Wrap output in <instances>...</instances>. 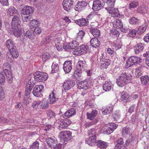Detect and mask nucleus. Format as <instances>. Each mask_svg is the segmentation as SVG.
<instances>
[{"mask_svg":"<svg viewBox=\"0 0 149 149\" xmlns=\"http://www.w3.org/2000/svg\"><path fill=\"white\" fill-rule=\"evenodd\" d=\"M8 15L13 16L11 25L12 32L16 37H19L22 33L21 29V21L17 10H8Z\"/></svg>","mask_w":149,"mask_h":149,"instance_id":"f257e3e1","label":"nucleus"},{"mask_svg":"<svg viewBox=\"0 0 149 149\" xmlns=\"http://www.w3.org/2000/svg\"><path fill=\"white\" fill-rule=\"evenodd\" d=\"M35 80L31 76H29L25 79L26 83V87L32 88L35 85V81L38 82H43L46 81L48 77V74L45 73L40 71H36L34 74Z\"/></svg>","mask_w":149,"mask_h":149,"instance_id":"f03ea898","label":"nucleus"},{"mask_svg":"<svg viewBox=\"0 0 149 149\" xmlns=\"http://www.w3.org/2000/svg\"><path fill=\"white\" fill-rule=\"evenodd\" d=\"M5 44L13 58H17L19 56V54L14 41L11 39H9L6 40Z\"/></svg>","mask_w":149,"mask_h":149,"instance_id":"7ed1b4c3","label":"nucleus"},{"mask_svg":"<svg viewBox=\"0 0 149 149\" xmlns=\"http://www.w3.org/2000/svg\"><path fill=\"white\" fill-rule=\"evenodd\" d=\"M132 79V76L130 74L123 73L118 76L116 82L119 86L122 87L131 82Z\"/></svg>","mask_w":149,"mask_h":149,"instance_id":"20e7f679","label":"nucleus"},{"mask_svg":"<svg viewBox=\"0 0 149 149\" xmlns=\"http://www.w3.org/2000/svg\"><path fill=\"white\" fill-rule=\"evenodd\" d=\"M87 66V65L85 61H78L76 65L77 71L74 72V77L77 79H78V78L81 76V73L84 70H85Z\"/></svg>","mask_w":149,"mask_h":149,"instance_id":"39448f33","label":"nucleus"},{"mask_svg":"<svg viewBox=\"0 0 149 149\" xmlns=\"http://www.w3.org/2000/svg\"><path fill=\"white\" fill-rule=\"evenodd\" d=\"M3 68L4 73L6 77L7 81L8 83H11L13 82V78L11 70H9L8 69H10L11 68L9 65L6 63L3 65Z\"/></svg>","mask_w":149,"mask_h":149,"instance_id":"423d86ee","label":"nucleus"},{"mask_svg":"<svg viewBox=\"0 0 149 149\" xmlns=\"http://www.w3.org/2000/svg\"><path fill=\"white\" fill-rule=\"evenodd\" d=\"M141 60L142 59L139 57L131 56L127 61L125 65L128 67H130L134 65L139 63Z\"/></svg>","mask_w":149,"mask_h":149,"instance_id":"0eeeda50","label":"nucleus"},{"mask_svg":"<svg viewBox=\"0 0 149 149\" xmlns=\"http://www.w3.org/2000/svg\"><path fill=\"white\" fill-rule=\"evenodd\" d=\"M61 139H62L65 141H67L70 140L72 137V132L69 131H61L59 134Z\"/></svg>","mask_w":149,"mask_h":149,"instance_id":"6e6552de","label":"nucleus"},{"mask_svg":"<svg viewBox=\"0 0 149 149\" xmlns=\"http://www.w3.org/2000/svg\"><path fill=\"white\" fill-rule=\"evenodd\" d=\"M43 85H36L34 88L32 93L35 96L39 97L42 96V91L43 89Z\"/></svg>","mask_w":149,"mask_h":149,"instance_id":"1a4fd4ad","label":"nucleus"},{"mask_svg":"<svg viewBox=\"0 0 149 149\" xmlns=\"http://www.w3.org/2000/svg\"><path fill=\"white\" fill-rule=\"evenodd\" d=\"M75 85L74 81L72 79L67 80L64 82L63 87L64 89L67 90L70 89Z\"/></svg>","mask_w":149,"mask_h":149,"instance_id":"9d476101","label":"nucleus"},{"mask_svg":"<svg viewBox=\"0 0 149 149\" xmlns=\"http://www.w3.org/2000/svg\"><path fill=\"white\" fill-rule=\"evenodd\" d=\"M114 22L116 27L120 29L121 31L125 33L128 31L127 28L123 27V24L121 19L116 20Z\"/></svg>","mask_w":149,"mask_h":149,"instance_id":"9b49d317","label":"nucleus"},{"mask_svg":"<svg viewBox=\"0 0 149 149\" xmlns=\"http://www.w3.org/2000/svg\"><path fill=\"white\" fill-rule=\"evenodd\" d=\"M71 61H66L64 63L63 65V70L65 73L70 72L72 69Z\"/></svg>","mask_w":149,"mask_h":149,"instance_id":"f8f14e48","label":"nucleus"},{"mask_svg":"<svg viewBox=\"0 0 149 149\" xmlns=\"http://www.w3.org/2000/svg\"><path fill=\"white\" fill-rule=\"evenodd\" d=\"M45 140L48 146L51 148H52V146H55V144L57 143V140L54 137H47L46 139Z\"/></svg>","mask_w":149,"mask_h":149,"instance_id":"ddd939ff","label":"nucleus"},{"mask_svg":"<svg viewBox=\"0 0 149 149\" xmlns=\"http://www.w3.org/2000/svg\"><path fill=\"white\" fill-rule=\"evenodd\" d=\"M73 3V1L71 0H64L62 3L64 9H70Z\"/></svg>","mask_w":149,"mask_h":149,"instance_id":"4468645a","label":"nucleus"},{"mask_svg":"<svg viewBox=\"0 0 149 149\" xmlns=\"http://www.w3.org/2000/svg\"><path fill=\"white\" fill-rule=\"evenodd\" d=\"M103 8V4L101 3L100 1L96 0L93 1L92 9H101Z\"/></svg>","mask_w":149,"mask_h":149,"instance_id":"2eb2a0df","label":"nucleus"},{"mask_svg":"<svg viewBox=\"0 0 149 149\" xmlns=\"http://www.w3.org/2000/svg\"><path fill=\"white\" fill-rule=\"evenodd\" d=\"M120 96V100L121 101L126 102L130 101V96L126 92L123 91L121 93Z\"/></svg>","mask_w":149,"mask_h":149,"instance_id":"dca6fc26","label":"nucleus"},{"mask_svg":"<svg viewBox=\"0 0 149 149\" xmlns=\"http://www.w3.org/2000/svg\"><path fill=\"white\" fill-rule=\"evenodd\" d=\"M91 45L95 48L98 47L100 45V42L97 38H92L90 41Z\"/></svg>","mask_w":149,"mask_h":149,"instance_id":"f3484780","label":"nucleus"},{"mask_svg":"<svg viewBox=\"0 0 149 149\" xmlns=\"http://www.w3.org/2000/svg\"><path fill=\"white\" fill-rule=\"evenodd\" d=\"M96 139V137H89L88 139H86V143L91 146L96 145L97 141Z\"/></svg>","mask_w":149,"mask_h":149,"instance_id":"a211bd4d","label":"nucleus"},{"mask_svg":"<svg viewBox=\"0 0 149 149\" xmlns=\"http://www.w3.org/2000/svg\"><path fill=\"white\" fill-rule=\"evenodd\" d=\"M74 21L76 23L80 26H86L88 23V21L84 18L75 20Z\"/></svg>","mask_w":149,"mask_h":149,"instance_id":"6ab92c4d","label":"nucleus"},{"mask_svg":"<svg viewBox=\"0 0 149 149\" xmlns=\"http://www.w3.org/2000/svg\"><path fill=\"white\" fill-rule=\"evenodd\" d=\"M76 113V110L74 108H71L67 111L64 113V115L65 117L69 118L74 115Z\"/></svg>","mask_w":149,"mask_h":149,"instance_id":"aec40b11","label":"nucleus"},{"mask_svg":"<svg viewBox=\"0 0 149 149\" xmlns=\"http://www.w3.org/2000/svg\"><path fill=\"white\" fill-rule=\"evenodd\" d=\"M97 146L101 149H105L108 146V143L101 140H97Z\"/></svg>","mask_w":149,"mask_h":149,"instance_id":"412c9836","label":"nucleus"},{"mask_svg":"<svg viewBox=\"0 0 149 149\" xmlns=\"http://www.w3.org/2000/svg\"><path fill=\"white\" fill-rule=\"evenodd\" d=\"M91 33L95 38H99L100 35V31L97 28H91L89 31Z\"/></svg>","mask_w":149,"mask_h":149,"instance_id":"4be33fe9","label":"nucleus"},{"mask_svg":"<svg viewBox=\"0 0 149 149\" xmlns=\"http://www.w3.org/2000/svg\"><path fill=\"white\" fill-rule=\"evenodd\" d=\"M77 88L79 89H88V84L86 80L81 81L78 83Z\"/></svg>","mask_w":149,"mask_h":149,"instance_id":"5701e85b","label":"nucleus"},{"mask_svg":"<svg viewBox=\"0 0 149 149\" xmlns=\"http://www.w3.org/2000/svg\"><path fill=\"white\" fill-rule=\"evenodd\" d=\"M123 139L122 138H119L115 143L116 145L115 148L116 149H120L123 146L124 144Z\"/></svg>","mask_w":149,"mask_h":149,"instance_id":"b1692460","label":"nucleus"},{"mask_svg":"<svg viewBox=\"0 0 149 149\" xmlns=\"http://www.w3.org/2000/svg\"><path fill=\"white\" fill-rule=\"evenodd\" d=\"M87 4V3L85 1H78L75 6L74 9L84 8Z\"/></svg>","mask_w":149,"mask_h":149,"instance_id":"393cba45","label":"nucleus"},{"mask_svg":"<svg viewBox=\"0 0 149 149\" xmlns=\"http://www.w3.org/2000/svg\"><path fill=\"white\" fill-rule=\"evenodd\" d=\"M148 25L147 24L145 25L139 26L136 30L137 33L139 35L142 34L145 31Z\"/></svg>","mask_w":149,"mask_h":149,"instance_id":"a878e982","label":"nucleus"},{"mask_svg":"<svg viewBox=\"0 0 149 149\" xmlns=\"http://www.w3.org/2000/svg\"><path fill=\"white\" fill-rule=\"evenodd\" d=\"M112 88V84L110 82L106 81L103 86V90L106 91H110Z\"/></svg>","mask_w":149,"mask_h":149,"instance_id":"bb28decb","label":"nucleus"},{"mask_svg":"<svg viewBox=\"0 0 149 149\" xmlns=\"http://www.w3.org/2000/svg\"><path fill=\"white\" fill-rule=\"evenodd\" d=\"M97 111L95 109L93 110L90 113H87V118L91 120H93L97 116Z\"/></svg>","mask_w":149,"mask_h":149,"instance_id":"cd10ccee","label":"nucleus"},{"mask_svg":"<svg viewBox=\"0 0 149 149\" xmlns=\"http://www.w3.org/2000/svg\"><path fill=\"white\" fill-rule=\"evenodd\" d=\"M113 105H111L110 106L107 107L105 109H102L101 110L102 112V113L104 115H106L109 114L111 112H112L113 108Z\"/></svg>","mask_w":149,"mask_h":149,"instance_id":"c85d7f7f","label":"nucleus"},{"mask_svg":"<svg viewBox=\"0 0 149 149\" xmlns=\"http://www.w3.org/2000/svg\"><path fill=\"white\" fill-rule=\"evenodd\" d=\"M135 139L136 136L134 135H132V134H131L130 135L129 137L126 140V144H129L130 145H132L133 144Z\"/></svg>","mask_w":149,"mask_h":149,"instance_id":"c756f323","label":"nucleus"},{"mask_svg":"<svg viewBox=\"0 0 149 149\" xmlns=\"http://www.w3.org/2000/svg\"><path fill=\"white\" fill-rule=\"evenodd\" d=\"M144 68L143 67H139L136 69L135 75L137 77H139L142 75Z\"/></svg>","mask_w":149,"mask_h":149,"instance_id":"7c9ffc66","label":"nucleus"},{"mask_svg":"<svg viewBox=\"0 0 149 149\" xmlns=\"http://www.w3.org/2000/svg\"><path fill=\"white\" fill-rule=\"evenodd\" d=\"M140 79L141 84L145 86L148 84L149 81V77L147 75L142 76Z\"/></svg>","mask_w":149,"mask_h":149,"instance_id":"2f4dec72","label":"nucleus"},{"mask_svg":"<svg viewBox=\"0 0 149 149\" xmlns=\"http://www.w3.org/2000/svg\"><path fill=\"white\" fill-rule=\"evenodd\" d=\"M52 73L58 72L59 71V66L58 64L53 63L52 66Z\"/></svg>","mask_w":149,"mask_h":149,"instance_id":"473e14b6","label":"nucleus"},{"mask_svg":"<svg viewBox=\"0 0 149 149\" xmlns=\"http://www.w3.org/2000/svg\"><path fill=\"white\" fill-rule=\"evenodd\" d=\"M29 25L30 28L31 29L34 27L36 28L39 25L38 21L35 19L31 20L30 21Z\"/></svg>","mask_w":149,"mask_h":149,"instance_id":"72a5a7b5","label":"nucleus"},{"mask_svg":"<svg viewBox=\"0 0 149 149\" xmlns=\"http://www.w3.org/2000/svg\"><path fill=\"white\" fill-rule=\"evenodd\" d=\"M40 141L39 139H37L33 143L32 145L30 146V149H38Z\"/></svg>","mask_w":149,"mask_h":149,"instance_id":"f704fd0d","label":"nucleus"},{"mask_svg":"<svg viewBox=\"0 0 149 149\" xmlns=\"http://www.w3.org/2000/svg\"><path fill=\"white\" fill-rule=\"evenodd\" d=\"M107 12L111 14L113 17L119 16L120 14L118 10H107Z\"/></svg>","mask_w":149,"mask_h":149,"instance_id":"c9c22d12","label":"nucleus"},{"mask_svg":"<svg viewBox=\"0 0 149 149\" xmlns=\"http://www.w3.org/2000/svg\"><path fill=\"white\" fill-rule=\"evenodd\" d=\"M129 23L132 24L138 25L140 22L139 20L134 17H132L129 20Z\"/></svg>","mask_w":149,"mask_h":149,"instance_id":"e433bc0d","label":"nucleus"},{"mask_svg":"<svg viewBox=\"0 0 149 149\" xmlns=\"http://www.w3.org/2000/svg\"><path fill=\"white\" fill-rule=\"evenodd\" d=\"M79 48L81 50L82 53H86L88 52V47L85 45H80L79 47Z\"/></svg>","mask_w":149,"mask_h":149,"instance_id":"4c0bfd02","label":"nucleus"},{"mask_svg":"<svg viewBox=\"0 0 149 149\" xmlns=\"http://www.w3.org/2000/svg\"><path fill=\"white\" fill-rule=\"evenodd\" d=\"M58 129L61 130L63 129H64L65 127H67L63 120H61L58 121Z\"/></svg>","mask_w":149,"mask_h":149,"instance_id":"58836bf2","label":"nucleus"},{"mask_svg":"<svg viewBox=\"0 0 149 149\" xmlns=\"http://www.w3.org/2000/svg\"><path fill=\"white\" fill-rule=\"evenodd\" d=\"M26 36L31 39H33L35 38L33 31L31 30L28 31L26 32Z\"/></svg>","mask_w":149,"mask_h":149,"instance_id":"ea45409f","label":"nucleus"},{"mask_svg":"<svg viewBox=\"0 0 149 149\" xmlns=\"http://www.w3.org/2000/svg\"><path fill=\"white\" fill-rule=\"evenodd\" d=\"M102 130L103 132V133L107 134H110L113 132L111 130L108 128L107 125L104 126L102 128Z\"/></svg>","mask_w":149,"mask_h":149,"instance_id":"a19ab883","label":"nucleus"},{"mask_svg":"<svg viewBox=\"0 0 149 149\" xmlns=\"http://www.w3.org/2000/svg\"><path fill=\"white\" fill-rule=\"evenodd\" d=\"M49 101L50 104H53L56 102V99L55 97V94L54 92L49 95Z\"/></svg>","mask_w":149,"mask_h":149,"instance_id":"79ce46f5","label":"nucleus"},{"mask_svg":"<svg viewBox=\"0 0 149 149\" xmlns=\"http://www.w3.org/2000/svg\"><path fill=\"white\" fill-rule=\"evenodd\" d=\"M18 9H34V8L32 7L25 5H21L18 6Z\"/></svg>","mask_w":149,"mask_h":149,"instance_id":"37998d69","label":"nucleus"},{"mask_svg":"<svg viewBox=\"0 0 149 149\" xmlns=\"http://www.w3.org/2000/svg\"><path fill=\"white\" fill-rule=\"evenodd\" d=\"M34 11L33 10H22V15H30L32 14Z\"/></svg>","mask_w":149,"mask_h":149,"instance_id":"c03bdc74","label":"nucleus"},{"mask_svg":"<svg viewBox=\"0 0 149 149\" xmlns=\"http://www.w3.org/2000/svg\"><path fill=\"white\" fill-rule=\"evenodd\" d=\"M96 131L94 129H92L89 130L88 132V135L89 137H95Z\"/></svg>","mask_w":149,"mask_h":149,"instance_id":"a18cd8bd","label":"nucleus"},{"mask_svg":"<svg viewBox=\"0 0 149 149\" xmlns=\"http://www.w3.org/2000/svg\"><path fill=\"white\" fill-rule=\"evenodd\" d=\"M49 103L45 99H43L41 104V106L43 109L46 108L48 107Z\"/></svg>","mask_w":149,"mask_h":149,"instance_id":"49530a36","label":"nucleus"},{"mask_svg":"<svg viewBox=\"0 0 149 149\" xmlns=\"http://www.w3.org/2000/svg\"><path fill=\"white\" fill-rule=\"evenodd\" d=\"M131 129L129 127H125L123 129L122 134L123 135H125V134L127 135H130Z\"/></svg>","mask_w":149,"mask_h":149,"instance_id":"de8ad7c7","label":"nucleus"},{"mask_svg":"<svg viewBox=\"0 0 149 149\" xmlns=\"http://www.w3.org/2000/svg\"><path fill=\"white\" fill-rule=\"evenodd\" d=\"M107 125L112 132L118 126L114 123H111L110 124Z\"/></svg>","mask_w":149,"mask_h":149,"instance_id":"09e8293b","label":"nucleus"},{"mask_svg":"<svg viewBox=\"0 0 149 149\" xmlns=\"http://www.w3.org/2000/svg\"><path fill=\"white\" fill-rule=\"evenodd\" d=\"M136 30V29H130L129 33V35L130 37L133 38L134 37L137 33Z\"/></svg>","mask_w":149,"mask_h":149,"instance_id":"8fccbe9b","label":"nucleus"},{"mask_svg":"<svg viewBox=\"0 0 149 149\" xmlns=\"http://www.w3.org/2000/svg\"><path fill=\"white\" fill-rule=\"evenodd\" d=\"M42 31V29L40 27H36L34 29V31H33L34 34L35 36L36 35H39L41 33Z\"/></svg>","mask_w":149,"mask_h":149,"instance_id":"3c124183","label":"nucleus"},{"mask_svg":"<svg viewBox=\"0 0 149 149\" xmlns=\"http://www.w3.org/2000/svg\"><path fill=\"white\" fill-rule=\"evenodd\" d=\"M51 56L49 53H44L42 56V59L43 61H45L47 59H50Z\"/></svg>","mask_w":149,"mask_h":149,"instance_id":"603ef678","label":"nucleus"},{"mask_svg":"<svg viewBox=\"0 0 149 149\" xmlns=\"http://www.w3.org/2000/svg\"><path fill=\"white\" fill-rule=\"evenodd\" d=\"M97 122V121L96 119H94L93 121L91 122L87 123L85 125V127L86 128H88L90 126L93 124H95Z\"/></svg>","mask_w":149,"mask_h":149,"instance_id":"864d4df0","label":"nucleus"},{"mask_svg":"<svg viewBox=\"0 0 149 149\" xmlns=\"http://www.w3.org/2000/svg\"><path fill=\"white\" fill-rule=\"evenodd\" d=\"M22 18L23 22H28L31 19V17L30 15H22Z\"/></svg>","mask_w":149,"mask_h":149,"instance_id":"5fc2aeb1","label":"nucleus"},{"mask_svg":"<svg viewBox=\"0 0 149 149\" xmlns=\"http://www.w3.org/2000/svg\"><path fill=\"white\" fill-rule=\"evenodd\" d=\"M69 45L70 46L69 48L70 49H74L77 47L79 44L76 43V41H73L72 42L70 43Z\"/></svg>","mask_w":149,"mask_h":149,"instance_id":"6e6d98bb","label":"nucleus"},{"mask_svg":"<svg viewBox=\"0 0 149 149\" xmlns=\"http://www.w3.org/2000/svg\"><path fill=\"white\" fill-rule=\"evenodd\" d=\"M110 34L116 37H118L119 35L118 31L116 29H112L110 31Z\"/></svg>","mask_w":149,"mask_h":149,"instance_id":"4d7b16f0","label":"nucleus"},{"mask_svg":"<svg viewBox=\"0 0 149 149\" xmlns=\"http://www.w3.org/2000/svg\"><path fill=\"white\" fill-rule=\"evenodd\" d=\"M73 53L74 54L78 56L83 54L79 47L73 52Z\"/></svg>","mask_w":149,"mask_h":149,"instance_id":"13d9d810","label":"nucleus"},{"mask_svg":"<svg viewBox=\"0 0 149 149\" xmlns=\"http://www.w3.org/2000/svg\"><path fill=\"white\" fill-rule=\"evenodd\" d=\"M51 37L49 36H46L42 41L41 43L42 44L48 43L51 40Z\"/></svg>","mask_w":149,"mask_h":149,"instance_id":"bf43d9fd","label":"nucleus"},{"mask_svg":"<svg viewBox=\"0 0 149 149\" xmlns=\"http://www.w3.org/2000/svg\"><path fill=\"white\" fill-rule=\"evenodd\" d=\"M40 103L39 101H34L32 104V107L34 108H37Z\"/></svg>","mask_w":149,"mask_h":149,"instance_id":"052dcab7","label":"nucleus"},{"mask_svg":"<svg viewBox=\"0 0 149 149\" xmlns=\"http://www.w3.org/2000/svg\"><path fill=\"white\" fill-rule=\"evenodd\" d=\"M102 64L103 65H104L106 68L110 64V61L109 59H105L103 61V63Z\"/></svg>","mask_w":149,"mask_h":149,"instance_id":"680f3d73","label":"nucleus"},{"mask_svg":"<svg viewBox=\"0 0 149 149\" xmlns=\"http://www.w3.org/2000/svg\"><path fill=\"white\" fill-rule=\"evenodd\" d=\"M4 97V92L2 87L0 86V100H3Z\"/></svg>","mask_w":149,"mask_h":149,"instance_id":"e2e57ef3","label":"nucleus"},{"mask_svg":"<svg viewBox=\"0 0 149 149\" xmlns=\"http://www.w3.org/2000/svg\"><path fill=\"white\" fill-rule=\"evenodd\" d=\"M5 81V75L2 73H0V83L1 84H3Z\"/></svg>","mask_w":149,"mask_h":149,"instance_id":"0e129e2a","label":"nucleus"},{"mask_svg":"<svg viewBox=\"0 0 149 149\" xmlns=\"http://www.w3.org/2000/svg\"><path fill=\"white\" fill-rule=\"evenodd\" d=\"M113 117L115 120L118 121L120 118V115L118 113L116 112L113 114Z\"/></svg>","mask_w":149,"mask_h":149,"instance_id":"69168bd1","label":"nucleus"},{"mask_svg":"<svg viewBox=\"0 0 149 149\" xmlns=\"http://www.w3.org/2000/svg\"><path fill=\"white\" fill-rule=\"evenodd\" d=\"M84 32L83 31L81 30L79 31V32L77 34L78 36L77 38H78L80 39L81 40L82 39L84 35Z\"/></svg>","mask_w":149,"mask_h":149,"instance_id":"338daca9","label":"nucleus"},{"mask_svg":"<svg viewBox=\"0 0 149 149\" xmlns=\"http://www.w3.org/2000/svg\"><path fill=\"white\" fill-rule=\"evenodd\" d=\"M55 47L59 51L62 50V45L60 42H58L56 43L55 45Z\"/></svg>","mask_w":149,"mask_h":149,"instance_id":"774afa93","label":"nucleus"}]
</instances>
